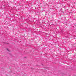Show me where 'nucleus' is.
Returning a JSON list of instances; mask_svg holds the SVG:
<instances>
[{"label": "nucleus", "instance_id": "1", "mask_svg": "<svg viewBox=\"0 0 76 76\" xmlns=\"http://www.w3.org/2000/svg\"><path fill=\"white\" fill-rule=\"evenodd\" d=\"M7 50L8 51H9V49H7Z\"/></svg>", "mask_w": 76, "mask_h": 76}]
</instances>
